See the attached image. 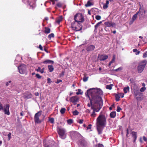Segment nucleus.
Here are the masks:
<instances>
[{
    "instance_id": "9",
    "label": "nucleus",
    "mask_w": 147,
    "mask_h": 147,
    "mask_svg": "<svg viewBox=\"0 0 147 147\" xmlns=\"http://www.w3.org/2000/svg\"><path fill=\"white\" fill-rule=\"evenodd\" d=\"M32 96V94L29 92L27 91L25 92L23 97L25 99H27L30 98Z\"/></svg>"
},
{
    "instance_id": "16",
    "label": "nucleus",
    "mask_w": 147,
    "mask_h": 147,
    "mask_svg": "<svg viewBox=\"0 0 147 147\" xmlns=\"http://www.w3.org/2000/svg\"><path fill=\"white\" fill-rule=\"evenodd\" d=\"M80 144L82 146H85L87 144V143L84 140H82L80 141Z\"/></svg>"
},
{
    "instance_id": "12",
    "label": "nucleus",
    "mask_w": 147,
    "mask_h": 147,
    "mask_svg": "<svg viewBox=\"0 0 147 147\" xmlns=\"http://www.w3.org/2000/svg\"><path fill=\"white\" fill-rule=\"evenodd\" d=\"M105 24L107 27H113L115 26V24L112 22H107L105 23Z\"/></svg>"
},
{
    "instance_id": "33",
    "label": "nucleus",
    "mask_w": 147,
    "mask_h": 147,
    "mask_svg": "<svg viewBox=\"0 0 147 147\" xmlns=\"http://www.w3.org/2000/svg\"><path fill=\"white\" fill-rule=\"evenodd\" d=\"M54 37V34L51 33L48 36V38L50 39L52 37L53 38Z\"/></svg>"
},
{
    "instance_id": "11",
    "label": "nucleus",
    "mask_w": 147,
    "mask_h": 147,
    "mask_svg": "<svg viewBox=\"0 0 147 147\" xmlns=\"http://www.w3.org/2000/svg\"><path fill=\"white\" fill-rule=\"evenodd\" d=\"M98 57L100 61H104L108 58V56L105 55H100L99 54L98 55Z\"/></svg>"
},
{
    "instance_id": "36",
    "label": "nucleus",
    "mask_w": 147,
    "mask_h": 147,
    "mask_svg": "<svg viewBox=\"0 0 147 147\" xmlns=\"http://www.w3.org/2000/svg\"><path fill=\"white\" fill-rule=\"evenodd\" d=\"M115 55H113V59L112 60L110 61V63H114L115 61Z\"/></svg>"
},
{
    "instance_id": "31",
    "label": "nucleus",
    "mask_w": 147,
    "mask_h": 147,
    "mask_svg": "<svg viewBox=\"0 0 147 147\" xmlns=\"http://www.w3.org/2000/svg\"><path fill=\"white\" fill-rule=\"evenodd\" d=\"M66 109L64 108H62L60 110V112L62 114L64 113L65 112Z\"/></svg>"
},
{
    "instance_id": "50",
    "label": "nucleus",
    "mask_w": 147,
    "mask_h": 147,
    "mask_svg": "<svg viewBox=\"0 0 147 147\" xmlns=\"http://www.w3.org/2000/svg\"><path fill=\"white\" fill-rule=\"evenodd\" d=\"M49 121L51 123H53L54 122V119L53 118H51L49 119Z\"/></svg>"
},
{
    "instance_id": "4",
    "label": "nucleus",
    "mask_w": 147,
    "mask_h": 147,
    "mask_svg": "<svg viewBox=\"0 0 147 147\" xmlns=\"http://www.w3.org/2000/svg\"><path fill=\"white\" fill-rule=\"evenodd\" d=\"M146 65V61L144 60L140 63L137 67V70L139 73H141L144 70Z\"/></svg>"
},
{
    "instance_id": "35",
    "label": "nucleus",
    "mask_w": 147,
    "mask_h": 147,
    "mask_svg": "<svg viewBox=\"0 0 147 147\" xmlns=\"http://www.w3.org/2000/svg\"><path fill=\"white\" fill-rule=\"evenodd\" d=\"M112 85L110 84L109 85H107L106 86V88L107 89H109V90H111L112 88Z\"/></svg>"
},
{
    "instance_id": "55",
    "label": "nucleus",
    "mask_w": 147,
    "mask_h": 147,
    "mask_svg": "<svg viewBox=\"0 0 147 147\" xmlns=\"http://www.w3.org/2000/svg\"><path fill=\"white\" fill-rule=\"evenodd\" d=\"M52 82L51 81V80L50 78H48L47 79V82L48 83H50L51 82Z\"/></svg>"
},
{
    "instance_id": "2",
    "label": "nucleus",
    "mask_w": 147,
    "mask_h": 147,
    "mask_svg": "<svg viewBox=\"0 0 147 147\" xmlns=\"http://www.w3.org/2000/svg\"><path fill=\"white\" fill-rule=\"evenodd\" d=\"M106 124V119L105 115H100L96 120V125L98 134L102 133L103 128L105 126Z\"/></svg>"
},
{
    "instance_id": "60",
    "label": "nucleus",
    "mask_w": 147,
    "mask_h": 147,
    "mask_svg": "<svg viewBox=\"0 0 147 147\" xmlns=\"http://www.w3.org/2000/svg\"><path fill=\"white\" fill-rule=\"evenodd\" d=\"M45 68H43L40 71V73H43L44 72V70Z\"/></svg>"
},
{
    "instance_id": "1",
    "label": "nucleus",
    "mask_w": 147,
    "mask_h": 147,
    "mask_svg": "<svg viewBox=\"0 0 147 147\" xmlns=\"http://www.w3.org/2000/svg\"><path fill=\"white\" fill-rule=\"evenodd\" d=\"M103 94L102 91L100 89L93 88L88 90L85 94L88 97L90 100L92 105H100L99 102H102V99L100 96V95Z\"/></svg>"
},
{
    "instance_id": "52",
    "label": "nucleus",
    "mask_w": 147,
    "mask_h": 147,
    "mask_svg": "<svg viewBox=\"0 0 147 147\" xmlns=\"http://www.w3.org/2000/svg\"><path fill=\"white\" fill-rule=\"evenodd\" d=\"M122 69V67H120L116 69H115V71H121Z\"/></svg>"
},
{
    "instance_id": "45",
    "label": "nucleus",
    "mask_w": 147,
    "mask_h": 147,
    "mask_svg": "<svg viewBox=\"0 0 147 147\" xmlns=\"http://www.w3.org/2000/svg\"><path fill=\"white\" fill-rule=\"evenodd\" d=\"M34 121L35 124L37 123V113L35 114L34 116Z\"/></svg>"
},
{
    "instance_id": "25",
    "label": "nucleus",
    "mask_w": 147,
    "mask_h": 147,
    "mask_svg": "<svg viewBox=\"0 0 147 147\" xmlns=\"http://www.w3.org/2000/svg\"><path fill=\"white\" fill-rule=\"evenodd\" d=\"M48 68L50 72H52L54 70V68L53 67V66L52 65H49L48 66Z\"/></svg>"
},
{
    "instance_id": "46",
    "label": "nucleus",
    "mask_w": 147,
    "mask_h": 147,
    "mask_svg": "<svg viewBox=\"0 0 147 147\" xmlns=\"http://www.w3.org/2000/svg\"><path fill=\"white\" fill-rule=\"evenodd\" d=\"M62 5V4L61 2H59L57 4V5L59 7H61Z\"/></svg>"
},
{
    "instance_id": "23",
    "label": "nucleus",
    "mask_w": 147,
    "mask_h": 147,
    "mask_svg": "<svg viewBox=\"0 0 147 147\" xmlns=\"http://www.w3.org/2000/svg\"><path fill=\"white\" fill-rule=\"evenodd\" d=\"M116 115V112L115 111H112L111 113L110 116L111 118H114Z\"/></svg>"
},
{
    "instance_id": "61",
    "label": "nucleus",
    "mask_w": 147,
    "mask_h": 147,
    "mask_svg": "<svg viewBox=\"0 0 147 147\" xmlns=\"http://www.w3.org/2000/svg\"><path fill=\"white\" fill-rule=\"evenodd\" d=\"M41 78V76H40L39 74H37V78Z\"/></svg>"
},
{
    "instance_id": "7",
    "label": "nucleus",
    "mask_w": 147,
    "mask_h": 147,
    "mask_svg": "<svg viewBox=\"0 0 147 147\" xmlns=\"http://www.w3.org/2000/svg\"><path fill=\"white\" fill-rule=\"evenodd\" d=\"M140 10L139 11L136 13L133 16L132 20L133 21H134L137 17L138 13H139V17L142 14H143V13H144V14H145V11L144 10H143V9H142V10H140Z\"/></svg>"
},
{
    "instance_id": "57",
    "label": "nucleus",
    "mask_w": 147,
    "mask_h": 147,
    "mask_svg": "<svg viewBox=\"0 0 147 147\" xmlns=\"http://www.w3.org/2000/svg\"><path fill=\"white\" fill-rule=\"evenodd\" d=\"M92 125L91 124H89L88 126L87 127V129H90L91 128V127Z\"/></svg>"
},
{
    "instance_id": "64",
    "label": "nucleus",
    "mask_w": 147,
    "mask_h": 147,
    "mask_svg": "<svg viewBox=\"0 0 147 147\" xmlns=\"http://www.w3.org/2000/svg\"><path fill=\"white\" fill-rule=\"evenodd\" d=\"M140 141L141 143H142V142H143L142 140V138L141 137H140Z\"/></svg>"
},
{
    "instance_id": "19",
    "label": "nucleus",
    "mask_w": 147,
    "mask_h": 147,
    "mask_svg": "<svg viewBox=\"0 0 147 147\" xmlns=\"http://www.w3.org/2000/svg\"><path fill=\"white\" fill-rule=\"evenodd\" d=\"M131 134L132 135V136L134 139V141L136 140L137 138V132H136L133 131L131 132Z\"/></svg>"
},
{
    "instance_id": "17",
    "label": "nucleus",
    "mask_w": 147,
    "mask_h": 147,
    "mask_svg": "<svg viewBox=\"0 0 147 147\" xmlns=\"http://www.w3.org/2000/svg\"><path fill=\"white\" fill-rule=\"evenodd\" d=\"M79 28H78V27L75 26L74 27V30L76 31H80L82 30V26L80 24H79Z\"/></svg>"
},
{
    "instance_id": "27",
    "label": "nucleus",
    "mask_w": 147,
    "mask_h": 147,
    "mask_svg": "<svg viewBox=\"0 0 147 147\" xmlns=\"http://www.w3.org/2000/svg\"><path fill=\"white\" fill-rule=\"evenodd\" d=\"M129 88L128 86L126 87H125L123 89V91L125 93H126L129 91Z\"/></svg>"
},
{
    "instance_id": "44",
    "label": "nucleus",
    "mask_w": 147,
    "mask_h": 147,
    "mask_svg": "<svg viewBox=\"0 0 147 147\" xmlns=\"http://www.w3.org/2000/svg\"><path fill=\"white\" fill-rule=\"evenodd\" d=\"M75 24V22H72L71 24V28H73V29H74V24Z\"/></svg>"
},
{
    "instance_id": "20",
    "label": "nucleus",
    "mask_w": 147,
    "mask_h": 147,
    "mask_svg": "<svg viewBox=\"0 0 147 147\" xmlns=\"http://www.w3.org/2000/svg\"><path fill=\"white\" fill-rule=\"evenodd\" d=\"M45 29L44 32L45 33L48 34L50 32L51 30L48 27H45Z\"/></svg>"
},
{
    "instance_id": "47",
    "label": "nucleus",
    "mask_w": 147,
    "mask_h": 147,
    "mask_svg": "<svg viewBox=\"0 0 147 147\" xmlns=\"http://www.w3.org/2000/svg\"><path fill=\"white\" fill-rule=\"evenodd\" d=\"M11 133H9L7 135L8 138V140H9L11 139Z\"/></svg>"
},
{
    "instance_id": "13",
    "label": "nucleus",
    "mask_w": 147,
    "mask_h": 147,
    "mask_svg": "<svg viewBox=\"0 0 147 147\" xmlns=\"http://www.w3.org/2000/svg\"><path fill=\"white\" fill-rule=\"evenodd\" d=\"M79 99L77 96H72L70 99V101L73 103L77 102Z\"/></svg>"
},
{
    "instance_id": "49",
    "label": "nucleus",
    "mask_w": 147,
    "mask_h": 147,
    "mask_svg": "<svg viewBox=\"0 0 147 147\" xmlns=\"http://www.w3.org/2000/svg\"><path fill=\"white\" fill-rule=\"evenodd\" d=\"M122 109L119 107L118 106L117 109V112H119Z\"/></svg>"
},
{
    "instance_id": "18",
    "label": "nucleus",
    "mask_w": 147,
    "mask_h": 147,
    "mask_svg": "<svg viewBox=\"0 0 147 147\" xmlns=\"http://www.w3.org/2000/svg\"><path fill=\"white\" fill-rule=\"evenodd\" d=\"M54 63L53 61L50 60H47L43 62V63L44 64H53Z\"/></svg>"
},
{
    "instance_id": "37",
    "label": "nucleus",
    "mask_w": 147,
    "mask_h": 147,
    "mask_svg": "<svg viewBox=\"0 0 147 147\" xmlns=\"http://www.w3.org/2000/svg\"><path fill=\"white\" fill-rule=\"evenodd\" d=\"M67 122L68 124H70L72 123L73 120L71 119H69L67 120Z\"/></svg>"
},
{
    "instance_id": "59",
    "label": "nucleus",
    "mask_w": 147,
    "mask_h": 147,
    "mask_svg": "<svg viewBox=\"0 0 147 147\" xmlns=\"http://www.w3.org/2000/svg\"><path fill=\"white\" fill-rule=\"evenodd\" d=\"M143 139L144 141H146L147 140V138L145 136L143 137Z\"/></svg>"
},
{
    "instance_id": "54",
    "label": "nucleus",
    "mask_w": 147,
    "mask_h": 147,
    "mask_svg": "<svg viewBox=\"0 0 147 147\" xmlns=\"http://www.w3.org/2000/svg\"><path fill=\"white\" fill-rule=\"evenodd\" d=\"M62 81L61 80H57V81L55 82L57 84H59L60 82H62Z\"/></svg>"
},
{
    "instance_id": "58",
    "label": "nucleus",
    "mask_w": 147,
    "mask_h": 147,
    "mask_svg": "<svg viewBox=\"0 0 147 147\" xmlns=\"http://www.w3.org/2000/svg\"><path fill=\"white\" fill-rule=\"evenodd\" d=\"M83 121H84V120L83 119H80L78 123H79L82 124L83 123Z\"/></svg>"
},
{
    "instance_id": "15",
    "label": "nucleus",
    "mask_w": 147,
    "mask_h": 147,
    "mask_svg": "<svg viewBox=\"0 0 147 147\" xmlns=\"http://www.w3.org/2000/svg\"><path fill=\"white\" fill-rule=\"evenodd\" d=\"M41 112L40 111L37 113V123H40L43 120V117L42 116V119L38 117V115H40L41 114Z\"/></svg>"
},
{
    "instance_id": "3",
    "label": "nucleus",
    "mask_w": 147,
    "mask_h": 147,
    "mask_svg": "<svg viewBox=\"0 0 147 147\" xmlns=\"http://www.w3.org/2000/svg\"><path fill=\"white\" fill-rule=\"evenodd\" d=\"M74 20L79 24V22H82L84 20V17L81 13L76 14L74 16Z\"/></svg>"
},
{
    "instance_id": "22",
    "label": "nucleus",
    "mask_w": 147,
    "mask_h": 147,
    "mask_svg": "<svg viewBox=\"0 0 147 147\" xmlns=\"http://www.w3.org/2000/svg\"><path fill=\"white\" fill-rule=\"evenodd\" d=\"M45 147H56V145L55 144V143L54 142H53L51 143L49 145L47 146L46 145L45 146Z\"/></svg>"
},
{
    "instance_id": "28",
    "label": "nucleus",
    "mask_w": 147,
    "mask_h": 147,
    "mask_svg": "<svg viewBox=\"0 0 147 147\" xmlns=\"http://www.w3.org/2000/svg\"><path fill=\"white\" fill-rule=\"evenodd\" d=\"M102 23V22L100 21L98 23H97L94 26L95 30L97 29L98 27L100 25V24H101Z\"/></svg>"
},
{
    "instance_id": "43",
    "label": "nucleus",
    "mask_w": 147,
    "mask_h": 147,
    "mask_svg": "<svg viewBox=\"0 0 147 147\" xmlns=\"http://www.w3.org/2000/svg\"><path fill=\"white\" fill-rule=\"evenodd\" d=\"M147 57V51L145 52L143 54V57L145 58Z\"/></svg>"
},
{
    "instance_id": "56",
    "label": "nucleus",
    "mask_w": 147,
    "mask_h": 147,
    "mask_svg": "<svg viewBox=\"0 0 147 147\" xmlns=\"http://www.w3.org/2000/svg\"><path fill=\"white\" fill-rule=\"evenodd\" d=\"M3 109V106L1 102H0V111Z\"/></svg>"
},
{
    "instance_id": "34",
    "label": "nucleus",
    "mask_w": 147,
    "mask_h": 147,
    "mask_svg": "<svg viewBox=\"0 0 147 147\" xmlns=\"http://www.w3.org/2000/svg\"><path fill=\"white\" fill-rule=\"evenodd\" d=\"M92 5L91 3L89 1H88L86 4L85 5L86 7H88L91 6Z\"/></svg>"
},
{
    "instance_id": "5",
    "label": "nucleus",
    "mask_w": 147,
    "mask_h": 147,
    "mask_svg": "<svg viewBox=\"0 0 147 147\" xmlns=\"http://www.w3.org/2000/svg\"><path fill=\"white\" fill-rule=\"evenodd\" d=\"M19 72L21 74H26L27 73L26 68V65L22 64L18 67Z\"/></svg>"
},
{
    "instance_id": "39",
    "label": "nucleus",
    "mask_w": 147,
    "mask_h": 147,
    "mask_svg": "<svg viewBox=\"0 0 147 147\" xmlns=\"http://www.w3.org/2000/svg\"><path fill=\"white\" fill-rule=\"evenodd\" d=\"M73 113L74 115H77L79 114V112L76 110L73 112Z\"/></svg>"
},
{
    "instance_id": "21",
    "label": "nucleus",
    "mask_w": 147,
    "mask_h": 147,
    "mask_svg": "<svg viewBox=\"0 0 147 147\" xmlns=\"http://www.w3.org/2000/svg\"><path fill=\"white\" fill-rule=\"evenodd\" d=\"M134 92L135 94V95L136 96L138 95L140 96L141 95V93L140 92L138 89V90H135L134 91Z\"/></svg>"
},
{
    "instance_id": "62",
    "label": "nucleus",
    "mask_w": 147,
    "mask_h": 147,
    "mask_svg": "<svg viewBox=\"0 0 147 147\" xmlns=\"http://www.w3.org/2000/svg\"><path fill=\"white\" fill-rule=\"evenodd\" d=\"M41 68L40 67H38V69H37V71H39L40 72V71H41Z\"/></svg>"
},
{
    "instance_id": "26",
    "label": "nucleus",
    "mask_w": 147,
    "mask_h": 147,
    "mask_svg": "<svg viewBox=\"0 0 147 147\" xmlns=\"http://www.w3.org/2000/svg\"><path fill=\"white\" fill-rule=\"evenodd\" d=\"M62 19V16H61L57 18L56 20V22L58 24H59L60 22L61 21Z\"/></svg>"
},
{
    "instance_id": "40",
    "label": "nucleus",
    "mask_w": 147,
    "mask_h": 147,
    "mask_svg": "<svg viewBox=\"0 0 147 147\" xmlns=\"http://www.w3.org/2000/svg\"><path fill=\"white\" fill-rule=\"evenodd\" d=\"M129 131H131V129H130V128L129 127H128L127 129V135H126V136L127 137V135L129 134Z\"/></svg>"
},
{
    "instance_id": "63",
    "label": "nucleus",
    "mask_w": 147,
    "mask_h": 147,
    "mask_svg": "<svg viewBox=\"0 0 147 147\" xmlns=\"http://www.w3.org/2000/svg\"><path fill=\"white\" fill-rule=\"evenodd\" d=\"M52 3V4L54 5L55 4V2L54 0H50Z\"/></svg>"
},
{
    "instance_id": "6",
    "label": "nucleus",
    "mask_w": 147,
    "mask_h": 147,
    "mask_svg": "<svg viewBox=\"0 0 147 147\" xmlns=\"http://www.w3.org/2000/svg\"><path fill=\"white\" fill-rule=\"evenodd\" d=\"M57 130L58 134L61 137V138L62 139H65V137L64 135L65 132V130L63 129L60 128L58 127Z\"/></svg>"
},
{
    "instance_id": "8",
    "label": "nucleus",
    "mask_w": 147,
    "mask_h": 147,
    "mask_svg": "<svg viewBox=\"0 0 147 147\" xmlns=\"http://www.w3.org/2000/svg\"><path fill=\"white\" fill-rule=\"evenodd\" d=\"M9 104H6L5 106L4 107V111L5 114L9 115L10 114L9 112Z\"/></svg>"
},
{
    "instance_id": "30",
    "label": "nucleus",
    "mask_w": 147,
    "mask_h": 147,
    "mask_svg": "<svg viewBox=\"0 0 147 147\" xmlns=\"http://www.w3.org/2000/svg\"><path fill=\"white\" fill-rule=\"evenodd\" d=\"M133 51L134 52H136V55H137L139 54L140 52L139 51H138L137 49H134L133 50Z\"/></svg>"
},
{
    "instance_id": "10",
    "label": "nucleus",
    "mask_w": 147,
    "mask_h": 147,
    "mask_svg": "<svg viewBox=\"0 0 147 147\" xmlns=\"http://www.w3.org/2000/svg\"><path fill=\"white\" fill-rule=\"evenodd\" d=\"M101 108V107L99 105V107L97 108L96 105H91V109L93 110L95 112H98Z\"/></svg>"
},
{
    "instance_id": "38",
    "label": "nucleus",
    "mask_w": 147,
    "mask_h": 147,
    "mask_svg": "<svg viewBox=\"0 0 147 147\" xmlns=\"http://www.w3.org/2000/svg\"><path fill=\"white\" fill-rule=\"evenodd\" d=\"M78 92L76 93L77 95L82 94L83 92H81V90L80 89H78Z\"/></svg>"
},
{
    "instance_id": "42",
    "label": "nucleus",
    "mask_w": 147,
    "mask_h": 147,
    "mask_svg": "<svg viewBox=\"0 0 147 147\" xmlns=\"http://www.w3.org/2000/svg\"><path fill=\"white\" fill-rule=\"evenodd\" d=\"M96 115V114L95 113V112L93 111L91 115V116L92 117H95Z\"/></svg>"
},
{
    "instance_id": "53",
    "label": "nucleus",
    "mask_w": 147,
    "mask_h": 147,
    "mask_svg": "<svg viewBox=\"0 0 147 147\" xmlns=\"http://www.w3.org/2000/svg\"><path fill=\"white\" fill-rule=\"evenodd\" d=\"M38 48L41 50H43V47L41 45H39Z\"/></svg>"
},
{
    "instance_id": "32",
    "label": "nucleus",
    "mask_w": 147,
    "mask_h": 147,
    "mask_svg": "<svg viewBox=\"0 0 147 147\" xmlns=\"http://www.w3.org/2000/svg\"><path fill=\"white\" fill-rule=\"evenodd\" d=\"M88 76H84V77L83 80L84 82H86L88 81Z\"/></svg>"
},
{
    "instance_id": "48",
    "label": "nucleus",
    "mask_w": 147,
    "mask_h": 147,
    "mask_svg": "<svg viewBox=\"0 0 147 147\" xmlns=\"http://www.w3.org/2000/svg\"><path fill=\"white\" fill-rule=\"evenodd\" d=\"M146 89V88L145 87H142L140 89V91L141 92H144L145 90Z\"/></svg>"
},
{
    "instance_id": "24",
    "label": "nucleus",
    "mask_w": 147,
    "mask_h": 147,
    "mask_svg": "<svg viewBox=\"0 0 147 147\" xmlns=\"http://www.w3.org/2000/svg\"><path fill=\"white\" fill-rule=\"evenodd\" d=\"M109 1L108 0H107L106 1V3H104L103 5V8L104 9H107L108 7V5L109 4Z\"/></svg>"
},
{
    "instance_id": "14",
    "label": "nucleus",
    "mask_w": 147,
    "mask_h": 147,
    "mask_svg": "<svg viewBox=\"0 0 147 147\" xmlns=\"http://www.w3.org/2000/svg\"><path fill=\"white\" fill-rule=\"evenodd\" d=\"M95 47L93 45H90L88 46L86 48V50L88 52H90L94 50Z\"/></svg>"
},
{
    "instance_id": "41",
    "label": "nucleus",
    "mask_w": 147,
    "mask_h": 147,
    "mask_svg": "<svg viewBox=\"0 0 147 147\" xmlns=\"http://www.w3.org/2000/svg\"><path fill=\"white\" fill-rule=\"evenodd\" d=\"M96 19L97 20H100L101 18V17L99 15L96 16L95 17Z\"/></svg>"
},
{
    "instance_id": "51",
    "label": "nucleus",
    "mask_w": 147,
    "mask_h": 147,
    "mask_svg": "<svg viewBox=\"0 0 147 147\" xmlns=\"http://www.w3.org/2000/svg\"><path fill=\"white\" fill-rule=\"evenodd\" d=\"M96 147H104L103 145L100 144H99L97 145H96Z\"/></svg>"
},
{
    "instance_id": "29",
    "label": "nucleus",
    "mask_w": 147,
    "mask_h": 147,
    "mask_svg": "<svg viewBox=\"0 0 147 147\" xmlns=\"http://www.w3.org/2000/svg\"><path fill=\"white\" fill-rule=\"evenodd\" d=\"M115 98L116 100L117 101H119V98H120L119 95L118 94H115Z\"/></svg>"
}]
</instances>
